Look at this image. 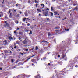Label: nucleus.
Masks as SVG:
<instances>
[{"label": "nucleus", "instance_id": "nucleus-1", "mask_svg": "<svg viewBox=\"0 0 78 78\" xmlns=\"http://www.w3.org/2000/svg\"><path fill=\"white\" fill-rule=\"evenodd\" d=\"M24 76H25V74H22L20 75H18L17 76V78H24Z\"/></svg>", "mask_w": 78, "mask_h": 78}, {"label": "nucleus", "instance_id": "nucleus-2", "mask_svg": "<svg viewBox=\"0 0 78 78\" xmlns=\"http://www.w3.org/2000/svg\"><path fill=\"white\" fill-rule=\"evenodd\" d=\"M66 56V55H64L63 53H62V59H64Z\"/></svg>", "mask_w": 78, "mask_h": 78}, {"label": "nucleus", "instance_id": "nucleus-3", "mask_svg": "<svg viewBox=\"0 0 78 78\" xmlns=\"http://www.w3.org/2000/svg\"><path fill=\"white\" fill-rule=\"evenodd\" d=\"M7 43V41L6 40H5L3 42V44L4 45H6Z\"/></svg>", "mask_w": 78, "mask_h": 78}, {"label": "nucleus", "instance_id": "nucleus-4", "mask_svg": "<svg viewBox=\"0 0 78 78\" xmlns=\"http://www.w3.org/2000/svg\"><path fill=\"white\" fill-rule=\"evenodd\" d=\"M64 73H65V72L63 71H61L60 72V74H62V75H64Z\"/></svg>", "mask_w": 78, "mask_h": 78}, {"label": "nucleus", "instance_id": "nucleus-5", "mask_svg": "<svg viewBox=\"0 0 78 78\" xmlns=\"http://www.w3.org/2000/svg\"><path fill=\"white\" fill-rule=\"evenodd\" d=\"M23 43L24 44H27V42L26 41V39L23 41Z\"/></svg>", "mask_w": 78, "mask_h": 78}, {"label": "nucleus", "instance_id": "nucleus-6", "mask_svg": "<svg viewBox=\"0 0 78 78\" xmlns=\"http://www.w3.org/2000/svg\"><path fill=\"white\" fill-rule=\"evenodd\" d=\"M78 9V7H76L74 9H73V11L74 10H75V11H77Z\"/></svg>", "mask_w": 78, "mask_h": 78}, {"label": "nucleus", "instance_id": "nucleus-7", "mask_svg": "<svg viewBox=\"0 0 78 78\" xmlns=\"http://www.w3.org/2000/svg\"><path fill=\"white\" fill-rule=\"evenodd\" d=\"M24 14H25V16H26V17L28 16V14L27 12H25L24 13Z\"/></svg>", "mask_w": 78, "mask_h": 78}, {"label": "nucleus", "instance_id": "nucleus-8", "mask_svg": "<svg viewBox=\"0 0 78 78\" xmlns=\"http://www.w3.org/2000/svg\"><path fill=\"white\" fill-rule=\"evenodd\" d=\"M8 38L9 40H12V39H13V38L12 37H11V36L9 37Z\"/></svg>", "mask_w": 78, "mask_h": 78}, {"label": "nucleus", "instance_id": "nucleus-9", "mask_svg": "<svg viewBox=\"0 0 78 78\" xmlns=\"http://www.w3.org/2000/svg\"><path fill=\"white\" fill-rule=\"evenodd\" d=\"M5 2V1L4 0H0V3H2L3 4L4 2Z\"/></svg>", "mask_w": 78, "mask_h": 78}, {"label": "nucleus", "instance_id": "nucleus-10", "mask_svg": "<svg viewBox=\"0 0 78 78\" xmlns=\"http://www.w3.org/2000/svg\"><path fill=\"white\" fill-rule=\"evenodd\" d=\"M54 12L55 13L54 15H57V14H58V12Z\"/></svg>", "mask_w": 78, "mask_h": 78}, {"label": "nucleus", "instance_id": "nucleus-11", "mask_svg": "<svg viewBox=\"0 0 78 78\" xmlns=\"http://www.w3.org/2000/svg\"><path fill=\"white\" fill-rule=\"evenodd\" d=\"M19 5H20V4H19L18 3L16 4V6L17 7H19Z\"/></svg>", "mask_w": 78, "mask_h": 78}, {"label": "nucleus", "instance_id": "nucleus-12", "mask_svg": "<svg viewBox=\"0 0 78 78\" xmlns=\"http://www.w3.org/2000/svg\"><path fill=\"white\" fill-rule=\"evenodd\" d=\"M48 36H50L51 35V34L50 32L48 33Z\"/></svg>", "mask_w": 78, "mask_h": 78}, {"label": "nucleus", "instance_id": "nucleus-13", "mask_svg": "<svg viewBox=\"0 0 78 78\" xmlns=\"http://www.w3.org/2000/svg\"><path fill=\"white\" fill-rule=\"evenodd\" d=\"M31 61L32 62H35V61H35V59L34 58H33L31 60Z\"/></svg>", "mask_w": 78, "mask_h": 78}, {"label": "nucleus", "instance_id": "nucleus-14", "mask_svg": "<svg viewBox=\"0 0 78 78\" xmlns=\"http://www.w3.org/2000/svg\"><path fill=\"white\" fill-rule=\"evenodd\" d=\"M27 20V18H24L23 19V21L24 22H25V20Z\"/></svg>", "mask_w": 78, "mask_h": 78}, {"label": "nucleus", "instance_id": "nucleus-15", "mask_svg": "<svg viewBox=\"0 0 78 78\" xmlns=\"http://www.w3.org/2000/svg\"><path fill=\"white\" fill-rule=\"evenodd\" d=\"M19 34L20 35H22L23 34V33L22 32H20Z\"/></svg>", "mask_w": 78, "mask_h": 78}, {"label": "nucleus", "instance_id": "nucleus-16", "mask_svg": "<svg viewBox=\"0 0 78 78\" xmlns=\"http://www.w3.org/2000/svg\"><path fill=\"white\" fill-rule=\"evenodd\" d=\"M20 43V41H17L16 42V43L18 44H19Z\"/></svg>", "mask_w": 78, "mask_h": 78}, {"label": "nucleus", "instance_id": "nucleus-17", "mask_svg": "<svg viewBox=\"0 0 78 78\" xmlns=\"http://www.w3.org/2000/svg\"><path fill=\"white\" fill-rule=\"evenodd\" d=\"M59 28H60V27H55V29H59Z\"/></svg>", "mask_w": 78, "mask_h": 78}, {"label": "nucleus", "instance_id": "nucleus-18", "mask_svg": "<svg viewBox=\"0 0 78 78\" xmlns=\"http://www.w3.org/2000/svg\"><path fill=\"white\" fill-rule=\"evenodd\" d=\"M41 6H43V7H44V6H45V5H44L43 4H42L41 5Z\"/></svg>", "mask_w": 78, "mask_h": 78}, {"label": "nucleus", "instance_id": "nucleus-19", "mask_svg": "<svg viewBox=\"0 0 78 78\" xmlns=\"http://www.w3.org/2000/svg\"><path fill=\"white\" fill-rule=\"evenodd\" d=\"M35 2L37 3H39V2L37 1L36 0H35Z\"/></svg>", "mask_w": 78, "mask_h": 78}, {"label": "nucleus", "instance_id": "nucleus-20", "mask_svg": "<svg viewBox=\"0 0 78 78\" xmlns=\"http://www.w3.org/2000/svg\"><path fill=\"white\" fill-rule=\"evenodd\" d=\"M65 31H69V29H65Z\"/></svg>", "mask_w": 78, "mask_h": 78}, {"label": "nucleus", "instance_id": "nucleus-21", "mask_svg": "<svg viewBox=\"0 0 78 78\" xmlns=\"http://www.w3.org/2000/svg\"><path fill=\"white\" fill-rule=\"evenodd\" d=\"M11 16H12V13H10V15L9 16V17H11Z\"/></svg>", "mask_w": 78, "mask_h": 78}, {"label": "nucleus", "instance_id": "nucleus-22", "mask_svg": "<svg viewBox=\"0 0 78 78\" xmlns=\"http://www.w3.org/2000/svg\"><path fill=\"white\" fill-rule=\"evenodd\" d=\"M11 9H9V12H8V14H9V13H10V12H11Z\"/></svg>", "mask_w": 78, "mask_h": 78}, {"label": "nucleus", "instance_id": "nucleus-23", "mask_svg": "<svg viewBox=\"0 0 78 78\" xmlns=\"http://www.w3.org/2000/svg\"><path fill=\"white\" fill-rule=\"evenodd\" d=\"M30 33L29 34H32V31H31H31H30Z\"/></svg>", "mask_w": 78, "mask_h": 78}, {"label": "nucleus", "instance_id": "nucleus-24", "mask_svg": "<svg viewBox=\"0 0 78 78\" xmlns=\"http://www.w3.org/2000/svg\"><path fill=\"white\" fill-rule=\"evenodd\" d=\"M37 11H38V12H41V10L39 9H37Z\"/></svg>", "mask_w": 78, "mask_h": 78}, {"label": "nucleus", "instance_id": "nucleus-25", "mask_svg": "<svg viewBox=\"0 0 78 78\" xmlns=\"http://www.w3.org/2000/svg\"><path fill=\"white\" fill-rule=\"evenodd\" d=\"M53 7H51V11H53Z\"/></svg>", "mask_w": 78, "mask_h": 78}, {"label": "nucleus", "instance_id": "nucleus-26", "mask_svg": "<svg viewBox=\"0 0 78 78\" xmlns=\"http://www.w3.org/2000/svg\"><path fill=\"white\" fill-rule=\"evenodd\" d=\"M19 40H20V41H22V39H21V38H20V37H19Z\"/></svg>", "mask_w": 78, "mask_h": 78}, {"label": "nucleus", "instance_id": "nucleus-27", "mask_svg": "<svg viewBox=\"0 0 78 78\" xmlns=\"http://www.w3.org/2000/svg\"><path fill=\"white\" fill-rule=\"evenodd\" d=\"M53 16V13H51V17H52V16Z\"/></svg>", "mask_w": 78, "mask_h": 78}, {"label": "nucleus", "instance_id": "nucleus-28", "mask_svg": "<svg viewBox=\"0 0 78 78\" xmlns=\"http://www.w3.org/2000/svg\"><path fill=\"white\" fill-rule=\"evenodd\" d=\"M11 61H12V63H13V62H14V60L13 59H12Z\"/></svg>", "mask_w": 78, "mask_h": 78}, {"label": "nucleus", "instance_id": "nucleus-29", "mask_svg": "<svg viewBox=\"0 0 78 78\" xmlns=\"http://www.w3.org/2000/svg\"><path fill=\"white\" fill-rule=\"evenodd\" d=\"M6 25L7 27H9V24L8 23H6Z\"/></svg>", "mask_w": 78, "mask_h": 78}, {"label": "nucleus", "instance_id": "nucleus-30", "mask_svg": "<svg viewBox=\"0 0 78 78\" xmlns=\"http://www.w3.org/2000/svg\"><path fill=\"white\" fill-rule=\"evenodd\" d=\"M4 51H5V53H7L8 52V51H7L6 50H5Z\"/></svg>", "mask_w": 78, "mask_h": 78}, {"label": "nucleus", "instance_id": "nucleus-31", "mask_svg": "<svg viewBox=\"0 0 78 78\" xmlns=\"http://www.w3.org/2000/svg\"><path fill=\"white\" fill-rule=\"evenodd\" d=\"M46 42L47 43V41H42V42Z\"/></svg>", "mask_w": 78, "mask_h": 78}, {"label": "nucleus", "instance_id": "nucleus-32", "mask_svg": "<svg viewBox=\"0 0 78 78\" xmlns=\"http://www.w3.org/2000/svg\"><path fill=\"white\" fill-rule=\"evenodd\" d=\"M38 47H37L36 46V49H36V50H38Z\"/></svg>", "mask_w": 78, "mask_h": 78}, {"label": "nucleus", "instance_id": "nucleus-33", "mask_svg": "<svg viewBox=\"0 0 78 78\" xmlns=\"http://www.w3.org/2000/svg\"><path fill=\"white\" fill-rule=\"evenodd\" d=\"M21 64H22L21 63H18L19 66H20V65H21Z\"/></svg>", "mask_w": 78, "mask_h": 78}, {"label": "nucleus", "instance_id": "nucleus-34", "mask_svg": "<svg viewBox=\"0 0 78 78\" xmlns=\"http://www.w3.org/2000/svg\"><path fill=\"white\" fill-rule=\"evenodd\" d=\"M20 55H23V53H22L21 52H20Z\"/></svg>", "mask_w": 78, "mask_h": 78}, {"label": "nucleus", "instance_id": "nucleus-35", "mask_svg": "<svg viewBox=\"0 0 78 78\" xmlns=\"http://www.w3.org/2000/svg\"><path fill=\"white\" fill-rule=\"evenodd\" d=\"M31 2V1L30 0H29L28 1V3H30Z\"/></svg>", "mask_w": 78, "mask_h": 78}, {"label": "nucleus", "instance_id": "nucleus-36", "mask_svg": "<svg viewBox=\"0 0 78 78\" xmlns=\"http://www.w3.org/2000/svg\"><path fill=\"white\" fill-rule=\"evenodd\" d=\"M75 67H76V68H77V67H78V65H76V66H75Z\"/></svg>", "mask_w": 78, "mask_h": 78}, {"label": "nucleus", "instance_id": "nucleus-37", "mask_svg": "<svg viewBox=\"0 0 78 78\" xmlns=\"http://www.w3.org/2000/svg\"><path fill=\"white\" fill-rule=\"evenodd\" d=\"M28 49H26V51H28Z\"/></svg>", "mask_w": 78, "mask_h": 78}, {"label": "nucleus", "instance_id": "nucleus-38", "mask_svg": "<svg viewBox=\"0 0 78 78\" xmlns=\"http://www.w3.org/2000/svg\"><path fill=\"white\" fill-rule=\"evenodd\" d=\"M37 5H38V4H36V7H37Z\"/></svg>", "mask_w": 78, "mask_h": 78}, {"label": "nucleus", "instance_id": "nucleus-39", "mask_svg": "<svg viewBox=\"0 0 78 78\" xmlns=\"http://www.w3.org/2000/svg\"><path fill=\"white\" fill-rule=\"evenodd\" d=\"M17 30H20V28L19 27H17Z\"/></svg>", "mask_w": 78, "mask_h": 78}, {"label": "nucleus", "instance_id": "nucleus-40", "mask_svg": "<svg viewBox=\"0 0 78 78\" xmlns=\"http://www.w3.org/2000/svg\"><path fill=\"white\" fill-rule=\"evenodd\" d=\"M46 10H47V11H49V9H48V8H47V9H46Z\"/></svg>", "mask_w": 78, "mask_h": 78}, {"label": "nucleus", "instance_id": "nucleus-41", "mask_svg": "<svg viewBox=\"0 0 78 78\" xmlns=\"http://www.w3.org/2000/svg\"><path fill=\"white\" fill-rule=\"evenodd\" d=\"M14 33H15V34H16L17 33V32L14 31Z\"/></svg>", "mask_w": 78, "mask_h": 78}, {"label": "nucleus", "instance_id": "nucleus-42", "mask_svg": "<svg viewBox=\"0 0 78 78\" xmlns=\"http://www.w3.org/2000/svg\"><path fill=\"white\" fill-rule=\"evenodd\" d=\"M5 19H7L8 18L7 17V16H5Z\"/></svg>", "mask_w": 78, "mask_h": 78}, {"label": "nucleus", "instance_id": "nucleus-43", "mask_svg": "<svg viewBox=\"0 0 78 78\" xmlns=\"http://www.w3.org/2000/svg\"><path fill=\"white\" fill-rule=\"evenodd\" d=\"M30 58H28L27 59V60L28 61V60H29V59H30Z\"/></svg>", "mask_w": 78, "mask_h": 78}, {"label": "nucleus", "instance_id": "nucleus-44", "mask_svg": "<svg viewBox=\"0 0 78 78\" xmlns=\"http://www.w3.org/2000/svg\"><path fill=\"white\" fill-rule=\"evenodd\" d=\"M27 26H30V23H28L27 24Z\"/></svg>", "mask_w": 78, "mask_h": 78}, {"label": "nucleus", "instance_id": "nucleus-45", "mask_svg": "<svg viewBox=\"0 0 78 78\" xmlns=\"http://www.w3.org/2000/svg\"><path fill=\"white\" fill-rule=\"evenodd\" d=\"M47 20L48 21V20H49V18H47Z\"/></svg>", "mask_w": 78, "mask_h": 78}, {"label": "nucleus", "instance_id": "nucleus-46", "mask_svg": "<svg viewBox=\"0 0 78 78\" xmlns=\"http://www.w3.org/2000/svg\"><path fill=\"white\" fill-rule=\"evenodd\" d=\"M34 56H35L34 55H32V56L30 57V58H32V57H34Z\"/></svg>", "mask_w": 78, "mask_h": 78}, {"label": "nucleus", "instance_id": "nucleus-47", "mask_svg": "<svg viewBox=\"0 0 78 78\" xmlns=\"http://www.w3.org/2000/svg\"><path fill=\"white\" fill-rule=\"evenodd\" d=\"M60 55H58V57H59V58H60Z\"/></svg>", "mask_w": 78, "mask_h": 78}, {"label": "nucleus", "instance_id": "nucleus-48", "mask_svg": "<svg viewBox=\"0 0 78 78\" xmlns=\"http://www.w3.org/2000/svg\"><path fill=\"white\" fill-rule=\"evenodd\" d=\"M11 3H12L11 2H10V3H9V2H8V4H11Z\"/></svg>", "mask_w": 78, "mask_h": 78}, {"label": "nucleus", "instance_id": "nucleus-49", "mask_svg": "<svg viewBox=\"0 0 78 78\" xmlns=\"http://www.w3.org/2000/svg\"><path fill=\"white\" fill-rule=\"evenodd\" d=\"M30 28H31V29H33V27H30Z\"/></svg>", "mask_w": 78, "mask_h": 78}, {"label": "nucleus", "instance_id": "nucleus-50", "mask_svg": "<svg viewBox=\"0 0 78 78\" xmlns=\"http://www.w3.org/2000/svg\"><path fill=\"white\" fill-rule=\"evenodd\" d=\"M0 70H2V68H0Z\"/></svg>", "mask_w": 78, "mask_h": 78}, {"label": "nucleus", "instance_id": "nucleus-51", "mask_svg": "<svg viewBox=\"0 0 78 78\" xmlns=\"http://www.w3.org/2000/svg\"><path fill=\"white\" fill-rule=\"evenodd\" d=\"M16 47H17V46H15L14 47V48H16Z\"/></svg>", "mask_w": 78, "mask_h": 78}, {"label": "nucleus", "instance_id": "nucleus-52", "mask_svg": "<svg viewBox=\"0 0 78 78\" xmlns=\"http://www.w3.org/2000/svg\"><path fill=\"white\" fill-rule=\"evenodd\" d=\"M27 19L28 20H30V19H29V18H27Z\"/></svg>", "mask_w": 78, "mask_h": 78}, {"label": "nucleus", "instance_id": "nucleus-53", "mask_svg": "<svg viewBox=\"0 0 78 78\" xmlns=\"http://www.w3.org/2000/svg\"><path fill=\"white\" fill-rule=\"evenodd\" d=\"M5 23H7V21H5Z\"/></svg>", "mask_w": 78, "mask_h": 78}, {"label": "nucleus", "instance_id": "nucleus-54", "mask_svg": "<svg viewBox=\"0 0 78 78\" xmlns=\"http://www.w3.org/2000/svg\"><path fill=\"white\" fill-rule=\"evenodd\" d=\"M73 6H76V4H74L73 5Z\"/></svg>", "mask_w": 78, "mask_h": 78}, {"label": "nucleus", "instance_id": "nucleus-55", "mask_svg": "<svg viewBox=\"0 0 78 78\" xmlns=\"http://www.w3.org/2000/svg\"><path fill=\"white\" fill-rule=\"evenodd\" d=\"M65 20H66V19H67V18L66 17L64 19Z\"/></svg>", "mask_w": 78, "mask_h": 78}, {"label": "nucleus", "instance_id": "nucleus-56", "mask_svg": "<svg viewBox=\"0 0 78 78\" xmlns=\"http://www.w3.org/2000/svg\"><path fill=\"white\" fill-rule=\"evenodd\" d=\"M22 12H20V14H22Z\"/></svg>", "mask_w": 78, "mask_h": 78}, {"label": "nucleus", "instance_id": "nucleus-57", "mask_svg": "<svg viewBox=\"0 0 78 78\" xmlns=\"http://www.w3.org/2000/svg\"><path fill=\"white\" fill-rule=\"evenodd\" d=\"M48 66H50V63H48Z\"/></svg>", "mask_w": 78, "mask_h": 78}, {"label": "nucleus", "instance_id": "nucleus-58", "mask_svg": "<svg viewBox=\"0 0 78 78\" xmlns=\"http://www.w3.org/2000/svg\"><path fill=\"white\" fill-rule=\"evenodd\" d=\"M26 31H28V30H27V29L26 30Z\"/></svg>", "mask_w": 78, "mask_h": 78}, {"label": "nucleus", "instance_id": "nucleus-59", "mask_svg": "<svg viewBox=\"0 0 78 78\" xmlns=\"http://www.w3.org/2000/svg\"><path fill=\"white\" fill-rule=\"evenodd\" d=\"M16 23H17V24H18V23H19L18 22V21Z\"/></svg>", "mask_w": 78, "mask_h": 78}, {"label": "nucleus", "instance_id": "nucleus-60", "mask_svg": "<svg viewBox=\"0 0 78 78\" xmlns=\"http://www.w3.org/2000/svg\"><path fill=\"white\" fill-rule=\"evenodd\" d=\"M2 7H3V6H3V5H2Z\"/></svg>", "mask_w": 78, "mask_h": 78}, {"label": "nucleus", "instance_id": "nucleus-61", "mask_svg": "<svg viewBox=\"0 0 78 78\" xmlns=\"http://www.w3.org/2000/svg\"><path fill=\"white\" fill-rule=\"evenodd\" d=\"M2 17V16L0 14V17Z\"/></svg>", "mask_w": 78, "mask_h": 78}, {"label": "nucleus", "instance_id": "nucleus-62", "mask_svg": "<svg viewBox=\"0 0 78 78\" xmlns=\"http://www.w3.org/2000/svg\"><path fill=\"white\" fill-rule=\"evenodd\" d=\"M58 31V30H56V31Z\"/></svg>", "mask_w": 78, "mask_h": 78}, {"label": "nucleus", "instance_id": "nucleus-63", "mask_svg": "<svg viewBox=\"0 0 78 78\" xmlns=\"http://www.w3.org/2000/svg\"><path fill=\"white\" fill-rule=\"evenodd\" d=\"M2 48L0 47V49H2Z\"/></svg>", "mask_w": 78, "mask_h": 78}, {"label": "nucleus", "instance_id": "nucleus-64", "mask_svg": "<svg viewBox=\"0 0 78 78\" xmlns=\"http://www.w3.org/2000/svg\"><path fill=\"white\" fill-rule=\"evenodd\" d=\"M39 16H41V14H39Z\"/></svg>", "mask_w": 78, "mask_h": 78}]
</instances>
